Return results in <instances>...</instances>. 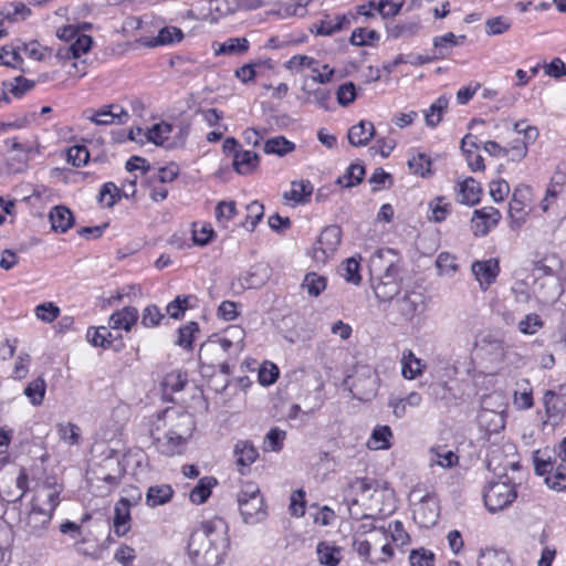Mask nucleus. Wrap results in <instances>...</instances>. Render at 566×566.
Here are the masks:
<instances>
[{
    "instance_id": "nucleus-1",
    "label": "nucleus",
    "mask_w": 566,
    "mask_h": 566,
    "mask_svg": "<svg viewBox=\"0 0 566 566\" xmlns=\"http://www.w3.org/2000/svg\"><path fill=\"white\" fill-rule=\"evenodd\" d=\"M228 547L227 524L222 518L202 522L188 543L189 556L197 566H219Z\"/></svg>"
},
{
    "instance_id": "nucleus-2",
    "label": "nucleus",
    "mask_w": 566,
    "mask_h": 566,
    "mask_svg": "<svg viewBox=\"0 0 566 566\" xmlns=\"http://www.w3.org/2000/svg\"><path fill=\"white\" fill-rule=\"evenodd\" d=\"M238 503L244 523L254 524L262 521L266 512L263 497L258 486L249 484L238 494Z\"/></svg>"
},
{
    "instance_id": "nucleus-3",
    "label": "nucleus",
    "mask_w": 566,
    "mask_h": 566,
    "mask_svg": "<svg viewBox=\"0 0 566 566\" xmlns=\"http://www.w3.org/2000/svg\"><path fill=\"white\" fill-rule=\"evenodd\" d=\"M515 486L504 482H490L483 493L484 504L490 512L504 510L516 499Z\"/></svg>"
},
{
    "instance_id": "nucleus-4",
    "label": "nucleus",
    "mask_w": 566,
    "mask_h": 566,
    "mask_svg": "<svg viewBox=\"0 0 566 566\" xmlns=\"http://www.w3.org/2000/svg\"><path fill=\"white\" fill-rule=\"evenodd\" d=\"M342 230L337 226L326 227L319 234L314 247V259L317 262H325L335 253L340 244Z\"/></svg>"
},
{
    "instance_id": "nucleus-5",
    "label": "nucleus",
    "mask_w": 566,
    "mask_h": 566,
    "mask_svg": "<svg viewBox=\"0 0 566 566\" xmlns=\"http://www.w3.org/2000/svg\"><path fill=\"white\" fill-rule=\"evenodd\" d=\"M39 500L40 496L34 500L31 511L23 521V530L31 536H41L52 518L51 511H46L36 503Z\"/></svg>"
},
{
    "instance_id": "nucleus-6",
    "label": "nucleus",
    "mask_w": 566,
    "mask_h": 566,
    "mask_svg": "<svg viewBox=\"0 0 566 566\" xmlns=\"http://www.w3.org/2000/svg\"><path fill=\"white\" fill-rule=\"evenodd\" d=\"M374 292L380 302H389L395 296L399 295L400 284L397 268L390 265L387 269L384 275L379 279V282L374 285Z\"/></svg>"
},
{
    "instance_id": "nucleus-7",
    "label": "nucleus",
    "mask_w": 566,
    "mask_h": 566,
    "mask_svg": "<svg viewBox=\"0 0 566 566\" xmlns=\"http://www.w3.org/2000/svg\"><path fill=\"white\" fill-rule=\"evenodd\" d=\"M500 219V211L493 207H484L475 210L471 219L473 233L479 237L488 234L490 229L495 227Z\"/></svg>"
},
{
    "instance_id": "nucleus-8",
    "label": "nucleus",
    "mask_w": 566,
    "mask_h": 566,
    "mask_svg": "<svg viewBox=\"0 0 566 566\" xmlns=\"http://www.w3.org/2000/svg\"><path fill=\"white\" fill-rule=\"evenodd\" d=\"M530 188L526 186L517 187L514 189L511 202H510V217H511V227L520 228L526 218V202L528 200Z\"/></svg>"
},
{
    "instance_id": "nucleus-9",
    "label": "nucleus",
    "mask_w": 566,
    "mask_h": 566,
    "mask_svg": "<svg viewBox=\"0 0 566 566\" xmlns=\"http://www.w3.org/2000/svg\"><path fill=\"white\" fill-rule=\"evenodd\" d=\"M226 354L237 355L235 346L226 336H222L203 344L200 348L199 357L201 360L208 361L212 357L222 359Z\"/></svg>"
},
{
    "instance_id": "nucleus-10",
    "label": "nucleus",
    "mask_w": 566,
    "mask_h": 566,
    "mask_svg": "<svg viewBox=\"0 0 566 566\" xmlns=\"http://www.w3.org/2000/svg\"><path fill=\"white\" fill-rule=\"evenodd\" d=\"M424 297L416 291H405L396 301L398 312L406 318L411 319L423 308Z\"/></svg>"
},
{
    "instance_id": "nucleus-11",
    "label": "nucleus",
    "mask_w": 566,
    "mask_h": 566,
    "mask_svg": "<svg viewBox=\"0 0 566 566\" xmlns=\"http://www.w3.org/2000/svg\"><path fill=\"white\" fill-rule=\"evenodd\" d=\"M154 434V432L151 433ZM186 442V439L176 433L175 431H168L163 437L153 436L154 447L166 457H172L181 452V447Z\"/></svg>"
},
{
    "instance_id": "nucleus-12",
    "label": "nucleus",
    "mask_w": 566,
    "mask_h": 566,
    "mask_svg": "<svg viewBox=\"0 0 566 566\" xmlns=\"http://www.w3.org/2000/svg\"><path fill=\"white\" fill-rule=\"evenodd\" d=\"M499 271V262L494 259L475 261L472 264V272L483 290H486L495 281Z\"/></svg>"
},
{
    "instance_id": "nucleus-13",
    "label": "nucleus",
    "mask_w": 566,
    "mask_h": 566,
    "mask_svg": "<svg viewBox=\"0 0 566 566\" xmlns=\"http://www.w3.org/2000/svg\"><path fill=\"white\" fill-rule=\"evenodd\" d=\"M113 108H115L114 105L105 106L87 115L86 118L96 125H112L114 123L119 125L126 124L129 118L127 111L120 108L119 113H115Z\"/></svg>"
},
{
    "instance_id": "nucleus-14",
    "label": "nucleus",
    "mask_w": 566,
    "mask_h": 566,
    "mask_svg": "<svg viewBox=\"0 0 566 566\" xmlns=\"http://www.w3.org/2000/svg\"><path fill=\"white\" fill-rule=\"evenodd\" d=\"M138 316V310L136 307L126 306L111 315L108 321L109 328L129 332L137 323Z\"/></svg>"
},
{
    "instance_id": "nucleus-15",
    "label": "nucleus",
    "mask_w": 566,
    "mask_h": 566,
    "mask_svg": "<svg viewBox=\"0 0 566 566\" xmlns=\"http://www.w3.org/2000/svg\"><path fill=\"white\" fill-rule=\"evenodd\" d=\"M375 136V126L371 122L360 120L348 130V140L355 147L366 146Z\"/></svg>"
},
{
    "instance_id": "nucleus-16",
    "label": "nucleus",
    "mask_w": 566,
    "mask_h": 566,
    "mask_svg": "<svg viewBox=\"0 0 566 566\" xmlns=\"http://www.w3.org/2000/svg\"><path fill=\"white\" fill-rule=\"evenodd\" d=\"M49 219L52 230L61 233L66 232L74 223L72 211L64 206L54 207L50 211Z\"/></svg>"
},
{
    "instance_id": "nucleus-17",
    "label": "nucleus",
    "mask_w": 566,
    "mask_h": 566,
    "mask_svg": "<svg viewBox=\"0 0 566 566\" xmlns=\"http://www.w3.org/2000/svg\"><path fill=\"white\" fill-rule=\"evenodd\" d=\"M130 507L124 505L123 501H117L114 507L113 527L114 533L122 537L130 530Z\"/></svg>"
},
{
    "instance_id": "nucleus-18",
    "label": "nucleus",
    "mask_w": 566,
    "mask_h": 566,
    "mask_svg": "<svg viewBox=\"0 0 566 566\" xmlns=\"http://www.w3.org/2000/svg\"><path fill=\"white\" fill-rule=\"evenodd\" d=\"M481 192L479 182L469 177L459 184L458 200L463 205L474 206L480 201Z\"/></svg>"
},
{
    "instance_id": "nucleus-19",
    "label": "nucleus",
    "mask_w": 566,
    "mask_h": 566,
    "mask_svg": "<svg viewBox=\"0 0 566 566\" xmlns=\"http://www.w3.org/2000/svg\"><path fill=\"white\" fill-rule=\"evenodd\" d=\"M174 490L169 484L151 485L146 492V504L154 509L165 505L172 499Z\"/></svg>"
},
{
    "instance_id": "nucleus-20",
    "label": "nucleus",
    "mask_w": 566,
    "mask_h": 566,
    "mask_svg": "<svg viewBox=\"0 0 566 566\" xmlns=\"http://www.w3.org/2000/svg\"><path fill=\"white\" fill-rule=\"evenodd\" d=\"M250 42L247 38H229L214 48L216 55H242L248 52Z\"/></svg>"
},
{
    "instance_id": "nucleus-21",
    "label": "nucleus",
    "mask_w": 566,
    "mask_h": 566,
    "mask_svg": "<svg viewBox=\"0 0 566 566\" xmlns=\"http://www.w3.org/2000/svg\"><path fill=\"white\" fill-rule=\"evenodd\" d=\"M349 23L350 21L346 15H337L335 20L326 18L319 21V23L314 24L311 31L317 35L327 36L347 28Z\"/></svg>"
},
{
    "instance_id": "nucleus-22",
    "label": "nucleus",
    "mask_w": 566,
    "mask_h": 566,
    "mask_svg": "<svg viewBox=\"0 0 566 566\" xmlns=\"http://www.w3.org/2000/svg\"><path fill=\"white\" fill-rule=\"evenodd\" d=\"M259 155L251 150L235 153L233 159L234 169L241 175H249L259 166Z\"/></svg>"
},
{
    "instance_id": "nucleus-23",
    "label": "nucleus",
    "mask_w": 566,
    "mask_h": 566,
    "mask_svg": "<svg viewBox=\"0 0 566 566\" xmlns=\"http://www.w3.org/2000/svg\"><path fill=\"white\" fill-rule=\"evenodd\" d=\"M424 365L411 349H405L401 357V373L406 379H415L422 374Z\"/></svg>"
},
{
    "instance_id": "nucleus-24",
    "label": "nucleus",
    "mask_w": 566,
    "mask_h": 566,
    "mask_svg": "<svg viewBox=\"0 0 566 566\" xmlns=\"http://www.w3.org/2000/svg\"><path fill=\"white\" fill-rule=\"evenodd\" d=\"M449 105V98L446 95L438 97L430 107L423 112L426 125L436 127L442 120L443 114Z\"/></svg>"
},
{
    "instance_id": "nucleus-25",
    "label": "nucleus",
    "mask_w": 566,
    "mask_h": 566,
    "mask_svg": "<svg viewBox=\"0 0 566 566\" xmlns=\"http://www.w3.org/2000/svg\"><path fill=\"white\" fill-rule=\"evenodd\" d=\"M544 405L546 415L549 419L559 420L565 410V398L552 390H547L544 395Z\"/></svg>"
},
{
    "instance_id": "nucleus-26",
    "label": "nucleus",
    "mask_w": 566,
    "mask_h": 566,
    "mask_svg": "<svg viewBox=\"0 0 566 566\" xmlns=\"http://www.w3.org/2000/svg\"><path fill=\"white\" fill-rule=\"evenodd\" d=\"M239 467H249L258 458L259 452L250 441H238L233 450Z\"/></svg>"
},
{
    "instance_id": "nucleus-27",
    "label": "nucleus",
    "mask_w": 566,
    "mask_h": 566,
    "mask_svg": "<svg viewBox=\"0 0 566 566\" xmlns=\"http://www.w3.org/2000/svg\"><path fill=\"white\" fill-rule=\"evenodd\" d=\"M430 465H439L443 469H450L458 464L459 457L451 450H446L441 446L430 449Z\"/></svg>"
},
{
    "instance_id": "nucleus-28",
    "label": "nucleus",
    "mask_w": 566,
    "mask_h": 566,
    "mask_svg": "<svg viewBox=\"0 0 566 566\" xmlns=\"http://www.w3.org/2000/svg\"><path fill=\"white\" fill-rule=\"evenodd\" d=\"M217 483L218 481L213 476L201 478L189 494L190 501L195 504L205 503L209 499L211 490L217 485Z\"/></svg>"
},
{
    "instance_id": "nucleus-29",
    "label": "nucleus",
    "mask_w": 566,
    "mask_h": 566,
    "mask_svg": "<svg viewBox=\"0 0 566 566\" xmlns=\"http://www.w3.org/2000/svg\"><path fill=\"white\" fill-rule=\"evenodd\" d=\"M327 279L316 272H308L305 274L301 287L307 293L310 297H317L326 290Z\"/></svg>"
},
{
    "instance_id": "nucleus-30",
    "label": "nucleus",
    "mask_w": 566,
    "mask_h": 566,
    "mask_svg": "<svg viewBox=\"0 0 566 566\" xmlns=\"http://www.w3.org/2000/svg\"><path fill=\"white\" fill-rule=\"evenodd\" d=\"M312 192L313 186L308 180L292 181V189L285 192L283 197L296 203H305L308 201Z\"/></svg>"
},
{
    "instance_id": "nucleus-31",
    "label": "nucleus",
    "mask_w": 566,
    "mask_h": 566,
    "mask_svg": "<svg viewBox=\"0 0 566 566\" xmlns=\"http://www.w3.org/2000/svg\"><path fill=\"white\" fill-rule=\"evenodd\" d=\"M184 39L182 31L177 27H164L159 30L157 36L153 38L149 42V46L168 45L176 42H180Z\"/></svg>"
},
{
    "instance_id": "nucleus-32",
    "label": "nucleus",
    "mask_w": 566,
    "mask_h": 566,
    "mask_svg": "<svg viewBox=\"0 0 566 566\" xmlns=\"http://www.w3.org/2000/svg\"><path fill=\"white\" fill-rule=\"evenodd\" d=\"M478 564L479 566H511L507 554L493 548L481 551Z\"/></svg>"
},
{
    "instance_id": "nucleus-33",
    "label": "nucleus",
    "mask_w": 566,
    "mask_h": 566,
    "mask_svg": "<svg viewBox=\"0 0 566 566\" xmlns=\"http://www.w3.org/2000/svg\"><path fill=\"white\" fill-rule=\"evenodd\" d=\"M365 176V168L359 164H352L343 176H339L336 184L344 188H352L359 185Z\"/></svg>"
},
{
    "instance_id": "nucleus-34",
    "label": "nucleus",
    "mask_w": 566,
    "mask_h": 566,
    "mask_svg": "<svg viewBox=\"0 0 566 566\" xmlns=\"http://www.w3.org/2000/svg\"><path fill=\"white\" fill-rule=\"evenodd\" d=\"M46 390V382L43 377H38L28 384L24 388V395L30 399L33 406H40L43 402Z\"/></svg>"
},
{
    "instance_id": "nucleus-35",
    "label": "nucleus",
    "mask_w": 566,
    "mask_h": 566,
    "mask_svg": "<svg viewBox=\"0 0 566 566\" xmlns=\"http://www.w3.org/2000/svg\"><path fill=\"white\" fill-rule=\"evenodd\" d=\"M295 148L294 143L287 140L284 136L270 138L264 144V153L284 156Z\"/></svg>"
},
{
    "instance_id": "nucleus-36",
    "label": "nucleus",
    "mask_w": 566,
    "mask_h": 566,
    "mask_svg": "<svg viewBox=\"0 0 566 566\" xmlns=\"http://www.w3.org/2000/svg\"><path fill=\"white\" fill-rule=\"evenodd\" d=\"M56 429L60 440L64 443L69 446H77L80 443L82 431L77 424L73 422L57 423Z\"/></svg>"
},
{
    "instance_id": "nucleus-37",
    "label": "nucleus",
    "mask_w": 566,
    "mask_h": 566,
    "mask_svg": "<svg viewBox=\"0 0 566 566\" xmlns=\"http://www.w3.org/2000/svg\"><path fill=\"white\" fill-rule=\"evenodd\" d=\"M172 132V126L166 122H161L158 124H154L150 128L147 129L145 136L151 143L157 146H164L165 142L168 139L169 134Z\"/></svg>"
},
{
    "instance_id": "nucleus-38",
    "label": "nucleus",
    "mask_w": 566,
    "mask_h": 566,
    "mask_svg": "<svg viewBox=\"0 0 566 566\" xmlns=\"http://www.w3.org/2000/svg\"><path fill=\"white\" fill-rule=\"evenodd\" d=\"M431 165L432 163L430 157L422 153L412 156L408 160V167L411 172L419 175L420 177H428L432 174Z\"/></svg>"
},
{
    "instance_id": "nucleus-39",
    "label": "nucleus",
    "mask_w": 566,
    "mask_h": 566,
    "mask_svg": "<svg viewBox=\"0 0 566 566\" xmlns=\"http://www.w3.org/2000/svg\"><path fill=\"white\" fill-rule=\"evenodd\" d=\"M359 269V261L353 256L342 263L339 273L347 282L357 285L361 281Z\"/></svg>"
},
{
    "instance_id": "nucleus-40",
    "label": "nucleus",
    "mask_w": 566,
    "mask_h": 566,
    "mask_svg": "<svg viewBox=\"0 0 566 566\" xmlns=\"http://www.w3.org/2000/svg\"><path fill=\"white\" fill-rule=\"evenodd\" d=\"M391 436V429L388 426H377L373 431L368 446L375 450L388 449Z\"/></svg>"
},
{
    "instance_id": "nucleus-41",
    "label": "nucleus",
    "mask_w": 566,
    "mask_h": 566,
    "mask_svg": "<svg viewBox=\"0 0 566 566\" xmlns=\"http://www.w3.org/2000/svg\"><path fill=\"white\" fill-rule=\"evenodd\" d=\"M42 491L44 492L43 496L46 499L49 505V507L45 510L51 511V514H53L54 510L60 504V493L62 492V485L48 479L43 484Z\"/></svg>"
},
{
    "instance_id": "nucleus-42",
    "label": "nucleus",
    "mask_w": 566,
    "mask_h": 566,
    "mask_svg": "<svg viewBox=\"0 0 566 566\" xmlns=\"http://www.w3.org/2000/svg\"><path fill=\"white\" fill-rule=\"evenodd\" d=\"M316 551L321 564L326 566H337L339 564V548L321 542L318 543Z\"/></svg>"
},
{
    "instance_id": "nucleus-43",
    "label": "nucleus",
    "mask_w": 566,
    "mask_h": 566,
    "mask_svg": "<svg viewBox=\"0 0 566 566\" xmlns=\"http://www.w3.org/2000/svg\"><path fill=\"white\" fill-rule=\"evenodd\" d=\"M379 38V33L375 30L358 28L353 31L349 42L355 46H366L377 42Z\"/></svg>"
},
{
    "instance_id": "nucleus-44",
    "label": "nucleus",
    "mask_w": 566,
    "mask_h": 566,
    "mask_svg": "<svg viewBox=\"0 0 566 566\" xmlns=\"http://www.w3.org/2000/svg\"><path fill=\"white\" fill-rule=\"evenodd\" d=\"M512 27V21L503 15L490 18L485 21V33L490 36L501 35L507 32Z\"/></svg>"
},
{
    "instance_id": "nucleus-45",
    "label": "nucleus",
    "mask_w": 566,
    "mask_h": 566,
    "mask_svg": "<svg viewBox=\"0 0 566 566\" xmlns=\"http://www.w3.org/2000/svg\"><path fill=\"white\" fill-rule=\"evenodd\" d=\"M238 213L237 205L233 200H222L218 202L214 214L218 223L227 227V223Z\"/></svg>"
},
{
    "instance_id": "nucleus-46",
    "label": "nucleus",
    "mask_w": 566,
    "mask_h": 566,
    "mask_svg": "<svg viewBox=\"0 0 566 566\" xmlns=\"http://www.w3.org/2000/svg\"><path fill=\"white\" fill-rule=\"evenodd\" d=\"M317 64L318 61L312 56L296 54L284 63V67L292 73H301L303 70Z\"/></svg>"
},
{
    "instance_id": "nucleus-47",
    "label": "nucleus",
    "mask_w": 566,
    "mask_h": 566,
    "mask_svg": "<svg viewBox=\"0 0 566 566\" xmlns=\"http://www.w3.org/2000/svg\"><path fill=\"white\" fill-rule=\"evenodd\" d=\"M86 336L88 342L95 347L99 346L103 348H107L111 347L112 345V340L109 339V327H91L88 328Z\"/></svg>"
},
{
    "instance_id": "nucleus-48",
    "label": "nucleus",
    "mask_w": 566,
    "mask_h": 566,
    "mask_svg": "<svg viewBox=\"0 0 566 566\" xmlns=\"http://www.w3.org/2000/svg\"><path fill=\"white\" fill-rule=\"evenodd\" d=\"M61 314V310L53 302H45L39 304L34 308V315L38 319L44 323L54 322Z\"/></svg>"
},
{
    "instance_id": "nucleus-49",
    "label": "nucleus",
    "mask_w": 566,
    "mask_h": 566,
    "mask_svg": "<svg viewBox=\"0 0 566 566\" xmlns=\"http://www.w3.org/2000/svg\"><path fill=\"white\" fill-rule=\"evenodd\" d=\"M247 210L248 216L245 217L242 227L249 231H253L264 216V207L258 201H253L247 206Z\"/></svg>"
},
{
    "instance_id": "nucleus-50",
    "label": "nucleus",
    "mask_w": 566,
    "mask_h": 566,
    "mask_svg": "<svg viewBox=\"0 0 566 566\" xmlns=\"http://www.w3.org/2000/svg\"><path fill=\"white\" fill-rule=\"evenodd\" d=\"M472 138V134H467L461 140V149L467 157L469 167L473 171H483L485 168L483 157L481 155L474 154L471 149L467 148L468 142Z\"/></svg>"
},
{
    "instance_id": "nucleus-51",
    "label": "nucleus",
    "mask_w": 566,
    "mask_h": 566,
    "mask_svg": "<svg viewBox=\"0 0 566 566\" xmlns=\"http://www.w3.org/2000/svg\"><path fill=\"white\" fill-rule=\"evenodd\" d=\"M208 7L213 21L219 20L221 17L235 13L231 0H210Z\"/></svg>"
},
{
    "instance_id": "nucleus-52",
    "label": "nucleus",
    "mask_w": 566,
    "mask_h": 566,
    "mask_svg": "<svg viewBox=\"0 0 566 566\" xmlns=\"http://www.w3.org/2000/svg\"><path fill=\"white\" fill-rule=\"evenodd\" d=\"M187 384V375L180 370L167 374L161 382L165 390L178 392L184 389Z\"/></svg>"
},
{
    "instance_id": "nucleus-53",
    "label": "nucleus",
    "mask_w": 566,
    "mask_h": 566,
    "mask_svg": "<svg viewBox=\"0 0 566 566\" xmlns=\"http://www.w3.org/2000/svg\"><path fill=\"white\" fill-rule=\"evenodd\" d=\"M542 327L543 321L539 315L535 313L525 315V317L517 323L518 331L524 335H534Z\"/></svg>"
},
{
    "instance_id": "nucleus-54",
    "label": "nucleus",
    "mask_w": 566,
    "mask_h": 566,
    "mask_svg": "<svg viewBox=\"0 0 566 566\" xmlns=\"http://www.w3.org/2000/svg\"><path fill=\"white\" fill-rule=\"evenodd\" d=\"M119 188L113 182H106L101 188L98 201L107 208H112L119 199Z\"/></svg>"
},
{
    "instance_id": "nucleus-55",
    "label": "nucleus",
    "mask_w": 566,
    "mask_h": 566,
    "mask_svg": "<svg viewBox=\"0 0 566 566\" xmlns=\"http://www.w3.org/2000/svg\"><path fill=\"white\" fill-rule=\"evenodd\" d=\"M429 208L431 210V214L429 219L434 222H441L446 220L447 216L450 212V205L444 202L443 197H437L429 203Z\"/></svg>"
},
{
    "instance_id": "nucleus-56",
    "label": "nucleus",
    "mask_w": 566,
    "mask_h": 566,
    "mask_svg": "<svg viewBox=\"0 0 566 566\" xmlns=\"http://www.w3.org/2000/svg\"><path fill=\"white\" fill-rule=\"evenodd\" d=\"M199 332V325L196 322H190L178 329L177 345L184 348H191L193 335Z\"/></svg>"
},
{
    "instance_id": "nucleus-57",
    "label": "nucleus",
    "mask_w": 566,
    "mask_h": 566,
    "mask_svg": "<svg viewBox=\"0 0 566 566\" xmlns=\"http://www.w3.org/2000/svg\"><path fill=\"white\" fill-rule=\"evenodd\" d=\"M403 3L405 0H380L376 3V10L384 19L392 18L400 12Z\"/></svg>"
},
{
    "instance_id": "nucleus-58",
    "label": "nucleus",
    "mask_w": 566,
    "mask_h": 566,
    "mask_svg": "<svg viewBox=\"0 0 566 566\" xmlns=\"http://www.w3.org/2000/svg\"><path fill=\"white\" fill-rule=\"evenodd\" d=\"M434 554L426 548L413 549L410 553L411 566H434Z\"/></svg>"
},
{
    "instance_id": "nucleus-59",
    "label": "nucleus",
    "mask_w": 566,
    "mask_h": 566,
    "mask_svg": "<svg viewBox=\"0 0 566 566\" xmlns=\"http://www.w3.org/2000/svg\"><path fill=\"white\" fill-rule=\"evenodd\" d=\"M566 481V464L560 463L557 465L553 475H547L545 478V483L547 486L555 491H563L566 489L564 482Z\"/></svg>"
},
{
    "instance_id": "nucleus-60",
    "label": "nucleus",
    "mask_w": 566,
    "mask_h": 566,
    "mask_svg": "<svg viewBox=\"0 0 566 566\" xmlns=\"http://www.w3.org/2000/svg\"><path fill=\"white\" fill-rule=\"evenodd\" d=\"M67 160L75 167L84 166L90 160V151L85 146H72L67 149Z\"/></svg>"
},
{
    "instance_id": "nucleus-61",
    "label": "nucleus",
    "mask_w": 566,
    "mask_h": 566,
    "mask_svg": "<svg viewBox=\"0 0 566 566\" xmlns=\"http://www.w3.org/2000/svg\"><path fill=\"white\" fill-rule=\"evenodd\" d=\"M420 25L416 21L405 22L400 24H396L389 29V35L394 39H398L400 36H413L418 33Z\"/></svg>"
},
{
    "instance_id": "nucleus-62",
    "label": "nucleus",
    "mask_w": 566,
    "mask_h": 566,
    "mask_svg": "<svg viewBox=\"0 0 566 566\" xmlns=\"http://www.w3.org/2000/svg\"><path fill=\"white\" fill-rule=\"evenodd\" d=\"M20 48H0V64L11 67H18L22 63V57L19 53Z\"/></svg>"
},
{
    "instance_id": "nucleus-63",
    "label": "nucleus",
    "mask_w": 566,
    "mask_h": 566,
    "mask_svg": "<svg viewBox=\"0 0 566 566\" xmlns=\"http://www.w3.org/2000/svg\"><path fill=\"white\" fill-rule=\"evenodd\" d=\"M356 95V87L353 82L342 84L336 92L337 102L342 106L350 105L355 101Z\"/></svg>"
},
{
    "instance_id": "nucleus-64",
    "label": "nucleus",
    "mask_w": 566,
    "mask_h": 566,
    "mask_svg": "<svg viewBox=\"0 0 566 566\" xmlns=\"http://www.w3.org/2000/svg\"><path fill=\"white\" fill-rule=\"evenodd\" d=\"M164 318V314L160 312L158 306L148 305L144 308L142 314V324L145 327H155L159 325L160 321Z\"/></svg>"
}]
</instances>
